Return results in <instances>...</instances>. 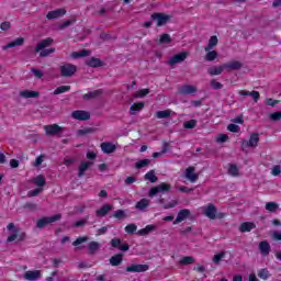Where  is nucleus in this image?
I'll return each instance as SVG.
<instances>
[{
  "mask_svg": "<svg viewBox=\"0 0 281 281\" xmlns=\"http://www.w3.org/2000/svg\"><path fill=\"white\" fill-rule=\"evenodd\" d=\"M204 214L207 216V218L214 221V218H216V206H214V204H209L204 211Z\"/></svg>",
  "mask_w": 281,
  "mask_h": 281,
  "instance_id": "23",
  "label": "nucleus"
},
{
  "mask_svg": "<svg viewBox=\"0 0 281 281\" xmlns=\"http://www.w3.org/2000/svg\"><path fill=\"white\" fill-rule=\"evenodd\" d=\"M251 229H256V224L254 222H244L239 227V232L243 234L245 232H251Z\"/></svg>",
  "mask_w": 281,
  "mask_h": 281,
  "instance_id": "27",
  "label": "nucleus"
},
{
  "mask_svg": "<svg viewBox=\"0 0 281 281\" xmlns=\"http://www.w3.org/2000/svg\"><path fill=\"white\" fill-rule=\"evenodd\" d=\"M228 175L231 177H238V167L236 165H229Z\"/></svg>",
  "mask_w": 281,
  "mask_h": 281,
  "instance_id": "47",
  "label": "nucleus"
},
{
  "mask_svg": "<svg viewBox=\"0 0 281 281\" xmlns=\"http://www.w3.org/2000/svg\"><path fill=\"white\" fill-rule=\"evenodd\" d=\"M36 207H37V205L32 202L24 204V210H30L31 212H34L36 210Z\"/></svg>",
  "mask_w": 281,
  "mask_h": 281,
  "instance_id": "61",
  "label": "nucleus"
},
{
  "mask_svg": "<svg viewBox=\"0 0 281 281\" xmlns=\"http://www.w3.org/2000/svg\"><path fill=\"white\" fill-rule=\"evenodd\" d=\"M177 205H179V201L172 200L168 204L164 205V210H171L172 207H177Z\"/></svg>",
  "mask_w": 281,
  "mask_h": 281,
  "instance_id": "54",
  "label": "nucleus"
},
{
  "mask_svg": "<svg viewBox=\"0 0 281 281\" xmlns=\"http://www.w3.org/2000/svg\"><path fill=\"white\" fill-rule=\"evenodd\" d=\"M278 207H280V206L276 202H268V203H266V210L268 212H278Z\"/></svg>",
  "mask_w": 281,
  "mask_h": 281,
  "instance_id": "45",
  "label": "nucleus"
},
{
  "mask_svg": "<svg viewBox=\"0 0 281 281\" xmlns=\"http://www.w3.org/2000/svg\"><path fill=\"white\" fill-rule=\"evenodd\" d=\"M112 210L113 205L104 204L102 207L95 211V216H98V218H104V216H106V214H109V212H111Z\"/></svg>",
  "mask_w": 281,
  "mask_h": 281,
  "instance_id": "14",
  "label": "nucleus"
},
{
  "mask_svg": "<svg viewBox=\"0 0 281 281\" xmlns=\"http://www.w3.org/2000/svg\"><path fill=\"white\" fill-rule=\"evenodd\" d=\"M88 249H89V254L91 256H93V254H95V251H98L100 249V243L98 241H90V244L88 245Z\"/></svg>",
  "mask_w": 281,
  "mask_h": 281,
  "instance_id": "39",
  "label": "nucleus"
},
{
  "mask_svg": "<svg viewBox=\"0 0 281 281\" xmlns=\"http://www.w3.org/2000/svg\"><path fill=\"white\" fill-rule=\"evenodd\" d=\"M186 58H188V52L179 53L177 55H173L168 60V65H171V67L175 66V65H179V63H183V60H186Z\"/></svg>",
  "mask_w": 281,
  "mask_h": 281,
  "instance_id": "11",
  "label": "nucleus"
},
{
  "mask_svg": "<svg viewBox=\"0 0 281 281\" xmlns=\"http://www.w3.org/2000/svg\"><path fill=\"white\" fill-rule=\"evenodd\" d=\"M113 217L117 218V221H124V218H128V215L124 210H117L114 212Z\"/></svg>",
  "mask_w": 281,
  "mask_h": 281,
  "instance_id": "41",
  "label": "nucleus"
},
{
  "mask_svg": "<svg viewBox=\"0 0 281 281\" xmlns=\"http://www.w3.org/2000/svg\"><path fill=\"white\" fill-rule=\"evenodd\" d=\"M72 23H76V20H68V21H65L63 24H60L58 26L59 30H65V27H69V25H71Z\"/></svg>",
  "mask_w": 281,
  "mask_h": 281,
  "instance_id": "60",
  "label": "nucleus"
},
{
  "mask_svg": "<svg viewBox=\"0 0 281 281\" xmlns=\"http://www.w3.org/2000/svg\"><path fill=\"white\" fill-rule=\"evenodd\" d=\"M183 127L184 128H195L196 120H190V121L184 122Z\"/></svg>",
  "mask_w": 281,
  "mask_h": 281,
  "instance_id": "52",
  "label": "nucleus"
},
{
  "mask_svg": "<svg viewBox=\"0 0 281 281\" xmlns=\"http://www.w3.org/2000/svg\"><path fill=\"white\" fill-rule=\"evenodd\" d=\"M126 234H135L137 232V225L136 224H128L125 226Z\"/></svg>",
  "mask_w": 281,
  "mask_h": 281,
  "instance_id": "48",
  "label": "nucleus"
},
{
  "mask_svg": "<svg viewBox=\"0 0 281 281\" xmlns=\"http://www.w3.org/2000/svg\"><path fill=\"white\" fill-rule=\"evenodd\" d=\"M171 113H172L171 110L158 111L156 112V117L158 120H166L167 117H170Z\"/></svg>",
  "mask_w": 281,
  "mask_h": 281,
  "instance_id": "40",
  "label": "nucleus"
},
{
  "mask_svg": "<svg viewBox=\"0 0 281 281\" xmlns=\"http://www.w3.org/2000/svg\"><path fill=\"white\" fill-rule=\"evenodd\" d=\"M21 98L30 99V98H38L41 93L38 91L32 90H23L20 92Z\"/></svg>",
  "mask_w": 281,
  "mask_h": 281,
  "instance_id": "31",
  "label": "nucleus"
},
{
  "mask_svg": "<svg viewBox=\"0 0 281 281\" xmlns=\"http://www.w3.org/2000/svg\"><path fill=\"white\" fill-rule=\"evenodd\" d=\"M25 38L18 37L13 42H10L9 44L2 46V49L5 52V49H10L12 47H21V45H24Z\"/></svg>",
  "mask_w": 281,
  "mask_h": 281,
  "instance_id": "21",
  "label": "nucleus"
},
{
  "mask_svg": "<svg viewBox=\"0 0 281 281\" xmlns=\"http://www.w3.org/2000/svg\"><path fill=\"white\" fill-rule=\"evenodd\" d=\"M149 266L148 265H132L128 266L125 271L127 273H145V271H148Z\"/></svg>",
  "mask_w": 281,
  "mask_h": 281,
  "instance_id": "10",
  "label": "nucleus"
},
{
  "mask_svg": "<svg viewBox=\"0 0 281 281\" xmlns=\"http://www.w3.org/2000/svg\"><path fill=\"white\" fill-rule=\"evenodd\" d=\"M227 131H229L231 133H238V131H240V127L236 124H229L227 126Z\"/></svg>",
  "mask_w": 281,
  "mask_h": 281,
  "instance_id": "59",
  "label": "nucleus"
},
{
  "mask_svg": "<svg viewBox=\"0 0 281 281\" xmlns=\"http://www.w3.org/2000/svg\"><path fill=\"white\" fill-rule=\"evenodd\" d=\"M123 258L124 255L122 254L114 255L110 258V265H112V267H120V265H122Z\"/></svg>",
  "mask_w": 281,
  "mask_h": 281,
  "instance_id": "28",
  "label": "nucleus"
},
{
  "mask_svg": "<svg viewBox=\"0 0 281 281\" xmlns=\"http://www.w3.org/2000/svg\"><path fill=\"white\" fill-rule=\"evenodd\" d=\"M210 86H211L212 89H214L215 91H218V89H223V83L216 81V79H211Z\"/></svg>",
  "mask_w": 281,
  "mask_h": 281,
  "instance_id": "46",
  "label": "nucleus"
},
{
  "mask_svg": "<svg viewBox=\"0 0 281 281\" xmlns=\"http://www.w3.org/2000/svg\"><path fill=\"white\" fill-rule=\"evenodd\" d=\"M31 71L35 76V78H43V76H45L42 70L36 68H32Z\"/></svg>",
  "mask_w": 281,
  "mask_h": 281,
  "instance_id": "58",
  "label": "nucleus"
},
{
  "mask_svg": "<svg viewBox=\"0 0 281 281\" xmlns=\"http://www.w3.org/2000/svg\"><path fill=\"white\" fill-rule=\"evenodd\" d=\"M59 71L63 78H71V76L78 71V67L72 64H64L59 67Z\"/></svg>",
  "mask_w": 281,
  "mask_h": 281,
  "instance_id": "4",
  "label": "nucleus"
},
{
  "mask_svg": "<svg viewBox=\"0 0 281 281\" xmlns=\"http://www.w3.org/2000/svg\"><path fill=\"white\" fill-rule=\"evenodd\" d=\"M225 69H228V71H237L238 69H243V63L238 60H233L224 64Z\"/></svg>",
  "mask_w": 281,
  "mask_h": 281,
  "instance_id": "19",
  "label": "nucleus"
},
{
  "mask_svg": "<svg viewBox=\"0 0 281 281\" xmlns=\"http://www.w3.org/2000/svg\"><path fill=\"white\" fill-rule=\"evenodd\" d=\"M24 280L36 281L41 280V270H29L24 273Z\"/></svg>",
  "mask_w": 281,
  "mask_h": 281,
  "instance_id": "15",
  "label": "nucleus"
},
{
  "mask_svg": "<svg viewBox=\"0 0 281 281\" xmlns=\"http://www.w3.org/2000/svg\"><path fill=\"white\" fill-rule=\"evenodd\" d=\"M151 20L157 21V26L161 27V26L166 25V23H168V21H170V15H168L166 13H154V14H151Z\"/></svg>",
  "mask_w": 281,
  "mask_h": 281,
  "instance_id": "8",
  "label": "nucleus"
},
{
  "mask_svg": "<svg viewBox=\"0 0 281 281\" xmlns=\"http://www.w3.org/2000/svg\"><path fill=\"white\" fill-rule=\"evenodd\" d=\"M193 262H194V257H190V256L183 257L180 260V265H193Z\"/></svg>",
  "mask_w": 281,
  "mask_h": 281,
  "instance_id": "49",
  "label": "nucleus"
},
{
  "mask_svg": "<svg viewBox=\"0 0 281 281\" xmlns=\"http://www.w3.org/2000/svg\"><path fill=\"white\" fill-rule=\"evenodd\" d=\"M60 218H63V215L60 214H55L50 217H42L40 220H37L36 222V227L37 229H43L44 227H47V225H52V223H56V221H60Z\"/></svg>",
  "mask_w": 281,
  "mask_h": 281,
  "instance_id": "2",
  "label": "nucleus"
},
{
  "mask_svg": "<svg viewBox=\"0 0 281 281\" xmlns=\"http://www.w3.org/2000/svg\"><path fill=\"white\" fill-rule=\"evenodd\" d=\"M171 186L166 183V182H161L160 184L151 188L148 192V196H150L153 199V196H157V194L159 193H166V192H170Z\"/></svg>",
  "mask_w": 281,
  "mask_h": 281,
  "instance_id": "5",
  "label": "nucleus"
},
{
  "mask_svg": "<svg viewBox=\"0 0 281 281\" xmlns=\"http://www.w3.org/2000/svg\"><path fill=\"white\" fill-rule=\"evenodd\" d=\"M209 53L205 55V60L212 63V60H216L218 57V53L216 50H207Z\"/></svg>",
  "mask_w": 281,
  "mask_h": 281,
  "instance_id": "42",
  "label": "nucleus"
},
{
  "mask_svg": "<svg viewBox=\"0 0 281 281\" xmlns=\"http://www.w3.org/2000/svg\"><path fill=\"white\" fill-rule=\"evenodd\" d=\"M87 240H89V237L85 236V237H78L74 243V247H78V245H82V243H87Z\"/></svg>",
  "mask_w": 281,
  "mask_h": 281,
  "instance_id": "51",
  "label": "nucleus"
},
{
  "mask_svg": "<svg viewBox=\"0 0 281 281\" xmlns=\"http://www.w3.org/2000/svg\"><path fill=\"white\" fill-rule=\"evenodd\" d=\"M272 240L281 241V231H274L271 235Z\"/></svg>",
  "mask_w": 281,
  "mask_h": 281,
  "instance_id": "56",
  "label": "nucleus"
},
{
  "mask_svg": "<svg viewBox=\"0 0 281 281\" xmlns=\"http://www.w3.org/2000/svg\"><path fill=\"white\" fill-rule=\"evenodd\" d=\"M53 43H54V38L52 37L42 40L40 43H37L35 47V53L38 54L40 52L41 58H47V56H50V54H54V52H56V48H46L52 46Z\"/></svg>",
  "mask_w": 281,
  "mask_h": 281,
  "instance_id": "1",
  "label": "nucleus"
},
{
  "mask_svg": "<svg viewBox=\"0 0 281 281\" xmlns=\"http://www.w3.org/2000/svg\"><path fill=\"white\" fill-rule=\"evenodd\" d=\"M147 166H150V159H143L135 164V168H137V170H140V168H146Z\"/></svg>",
  "mask_w": 281,
  "mask_h": 281,
  "instance_id": "43",
  "label": "nucleus"
},
{
  "mask_svg": "<svg viewBox=\"0 0 281 281\" xmlns=\"http://www.w3.org/2000/svg\"><path fill=\"white\" fill-rule=\"evenodd\" d=\"M196 168L194 167H188L186 169L184 177L188 179L191 183H195V181H199V173L195 172Z\"/></svg>",
  "mask_w": 281,
  "mask_h": 281,
  "instance_id": "12",
  "label": "nucleus"
},
{
  "mask_svg": "<svg viewBox=\"0 0 281 281\" xmlns=\"http://www.w3.org/2000/svg\"><path fill=\"white\" fill-rule=\"evenodd\" d=\"M159 43L161 45L172 43V37H170V34L164 33L162 35H160Z\"/></svg>",
  "mask_w": 281,
  "mask_h": 281,
  "instance_id": "44",
  "label": "nucleus"
},
{
  "mask_svg": "<svg viewBox=\"0 0 281 281\" xmlns=\"http://www.w3.org/2000/svg\"><path fill=\"white\" fill-rule=\"evenodd\" d=\"M87 221H88V218L77 221L74 223V227H85V225L87 224Z\"/></svg>",
  "mask_w": 281,
  "mask_h": 281,
  "instance_id": "63",
  "label": "nucleus"
},
{
  "mask_svg": "<svg viewBox=\"0 0 281 281\" xmlns=\"http://www.w3.org/2000/svg\"><path fill=\"white\" fill-rule=\"evenodd\" d=\"M225 71V64L222 66H213L207 69L209 76H221Z\"/></svg>",
  "mask_w": 281,
  "mask_h": 281,
  "instance_id": "22",
  "label": "nucleus"
},
{
  "mask_svg": "<svg viewBox=\"0 0 281 281\" xmlns=\"http://www.w3.org/2000/svg\"><path fill=\"white\" fill-rule=\"evenodd\" d=\"M7 229H9V232H11V235L8 237L7 243H14V240H16V238H19V240H24V238H25L24 233L19 235V232H21V231L19 229V227L14 226V223H10L7 226Z\"/></svg>",
  "mask_w": 281,
  "mask_h": 281,
  "instance_id": "3",
  "label": "nucleus"
},
{
  "mask_svg": "<svg viewBox=\"0 0 281 281\" xmlns=\"http://www.w3.org/2000/svg\"><path fill=\"white\" fill-rule=\"evenodd\" d=\"M101 150L105 155H111V153H113L114 150H117V147L113 143L104 142L101 144Z\"/></svg>",
  "mask_w": 281,
  "mask_h": 281,
  "instance_id": "20",
  "label": "nucleus"
},
{
  "mask_svg": "<svg viewBox=\"0 0 281 281\" xmlns=\"http://www.w3.org/2000/svg\"><path fill=\"white\" fill-rule=\"evenodd\" d=\"M71 117H74V120H79L80 122H87V120H91V113L85 110H77L71 113Z\"/></svg>",
  "mask_w": 281,
  "mask_h": 281,
  "instance_id": "9",
  "label": "nucleus"
},
{
  "mask_svg": "<svg viewBox=\"0 0 281 281\" xmlns=\"http://www.w3.org/2000/svg\"><path fill=\"white\" fill-rule=\"evenodd\" d=\"M223 258H225V251H222V252H220L217 255H214L213 262L215 265H218V262H221L223 260Z\"/></svg>",
  "mask_w": 281,
  "mask_h": 281,
  "instance_id": "50",
  "label": "nucleus"
},
{
  "mask_svg": "<svg viewBox=\"0 0 281 281\" xmlns=\"http://www.w3.org/2000/svg\"><path fill=\"white\" fill-rule=\"evenodd\" d=\"M155 229H157V226L155 225H147L145 228L139 229L137 232L138 236H148V234H150V232H155Z\"/></svg>",
  "mask_w": 281,
  "mask_h": 281,
  "instance_id": "34",
  "label": "nucleus"
},
{
  "mask_svg": "<svg viewBox=\"0 0 281 281\" xmlns=\"http://www.w3.org/2000/svg\"><path fill=\"white\" fill-rule=\"evenodd\" d=\"M148 93H150V90L148 89H142L137 92V98H146V95H148Z\"/></svg>",
  "mask_w": 281,
  "mask_h": 281,
  "instance_id": "62",
  "label": "nucleus"
},
{
  "mask_svg": "<svg viewBox=\"0 0 281 281\" xmlns=\"http://www.w3.org/2000/svg\"><path fill=\"white\" fill-rule=\"evenodd\" d=\"M218 45V37L216 35L211 36L209 40V44L204 47L205 52H211V49H214Z\"/></svg>",
  "mask_w": 281,
  "mask_h": 281,
  "instance_id": "29",
  "label": "nucleus"
},
{
  "mask_svg": "<svg viewBox=\"0 0 281 281\" xmlns=\"http://www.w3.org/2000/svg\"><path fill=\"white\" fill-rule=\"evenodd\" d=\"M270 120H272L273 122L280 121L281 120L280 112H274V113L270 114Z\"/></svg>",
  "mask_w": 281,
  "mask_h": 281,
  "instance_id": "64",
  "label": "nucleus"
},
{
  "mask_svg": "<svg viewBox=\"0 0 281 281\" xmlns=\"http://www.w3.org/2000/svg\"><path fill=\"white\" fill-rule=\"evenodd\" d=\"M144 109V102L134 103L130 108V115H137Z\"/></svg>",
  "mask_w": 281,
  "mask_h": 281,
  "instance_id": "30",
  "label": "nucleus"
},
{
  "mask_svg": "<svg viewBox=\"0 0 281 281\" xmlns=\"http://www.w3.org/2000/svg\"><path fill=\"white\" fill-rule=\"evenodd\" d=\"M44 131L46 135H63V133H65V127H60L58 124H50L45 125Z\"/></svg>",
  "mask_w": 281,
  "mask_h": 281,
  "instance_id": "6",
  "label": "nucleus"
},
{
  "mask_svg": "<svg viewBox=\"0 0 281 281\" xmlns=\"http://www.w3.org/2000/svg\"><path fill=\"white\" fill-rule=\"evenodd\" d=\"M148 205H150V200L144 198L136 203L135 207H136V210L144 212V210H146V207H148Z\"/></svg>",
  "mask_w": 281,
  "mask_h": 281,
  "instance_id": "32",
  "label": "nucleus"
},
{
  "mask_svg": "<svg viewBox=\"0 0 281 281\" xmlns=\"http://www.w3.org/2000/svg\"><path fill=\"white\" fill-rule=\"evenodd\" d=\"M111 245L112 247H114L115 249H120V246L122 245V240L120 238H113L111 240Z\"/></svg>",
  "mask_w": 281,
  "mask_h": 281,
  "instance_id": "57",
  "label": "nucleus"
},
{
  "mask_svg": "<svg viewBox=\"0 0 281 281\" xmlns=\"http://www.w3.org/2000/svg\"><path fill=\"white\" fill-rule=\"evenodd\" d=\"M102 93H104V91L102 89H98V90L88 92V93L83 94V100H93L95 98H100V95H102Z\"/></svg>",
  "mask_w": 281,
  "mask_h": 281,
  "instance_id": "24",
  "label": "nucleus"
},
{
  "mask_svg": "<svg viewBox=\"0 0 281 281\" xmlns=\"http://www.w3.org/2000/svg\"><path fill=\"white\" fill-rule=\"evenodd\" d=\"M91 54V50L82 49L80 52H74L71 54L72 58H85Z\"/></svg>",
  "mask_w": 281,
  "mask_h": 281,
  "instance_id": "37",
  "label": "nucleus"
},
{
  "mask_svg": "<svg viewBox=\"0 0 281 281\" xmlns=\"http://www.w3.org/2000/svg\"><path fill=\"white\" fill-rule=\"evenodd\" d=\"M259 142L260 136L257 133L251 134L249 140H243L241 148L243 150H245V148H256Z\"/></svg>",
  "mask_w": 281,
  "mask_h": 281,
  "instance_id": "7",
  "label": "nucleus"
},
{
  "mask_svg": "<svg viewBox=\"0 0 281 281\" xmlns=\"http://www.w3.org/2000/svg\"><path fill=\"white\" fill-rule=\"evenodd\" d=\"M86 65H88V67H102V60H100V58L92 57L86 60Z\"/></svg>",
  "mask_w": 281,
  "mask_h": 281,
  "instance_id": "35",
  "label": "nucleus"
},
{
  "mask_svg": "<svg viewBox=\"0 0 281 281\" xmlns=\"http://www.w3.org/2000/svg\"><path fill=\"white\" fill-rule=\"evenodd\" d=\"M90 166H93L92 161H83L79 166L78 177H85V171L89 169Z\"/></svg>",
  "mask_w": 281,
  "mask_h": 281,
  "instance_id": "26",
  "label": "nucleus"
},
{
  "mask_svg": "<svg viewBox=\"0 0 281 281\" xmlns=\"http://www.w3.org/2000/svg\"><path fill=\"white\" fill-rule=\"evenodd\" d=\"M43 192V189L37 188L29 191L27 196H38Z\"/></svg>",
  "mask_w": 281,
  "mask_h": 281,
  "instance_id": "55",
  "label": "nucleus"
},
{
  "mask_svg": "<svg viewBox=\"0 0 281 281\" xmlns=\"http://www.w3.org/2000/svg\"><path fill=\"white\" fill-rule=\"evenodd\" d=\"M259 251L261 256H269V254H271V244H269L267 240L260 241Z\"/></svg>",
  "mask_w": 281,
  "mask_h": 281,
  "instance_id": "18",
  "label": "nucleus"
},
{
  "mask_svg": "<svg viewBox=\"0 0 281 281\" xmlns=\"http://www.w3.org/2000/svg\"><path fill=\"white\" fill-rule=\"evenodd\" d=\"M65 14H67V10L57 9L54 11H49L46 15V19H48V21H52L53 19H60V16H65Z\"/></svg>",
  "mask_w": 281,
  "mask_h": 281,
  "instance_id": "13",
  "label": "nucleus"
},
{
  "mask_svg": "<svg viewBox=\"0 0 281 281\" xmlns=\"http://www.w3.org/2000/svg\"><path fill=\"white\" fill-rule=\"evenodd\" d=\"M32 183H34V186H37V188H43L47 184V179H45V176L40 175L32 179Z\"/></svg>",
  "mask_w": 281,
  "mask_h": 281,
  "instance_id": "25",
  "label": "nucleus"
},
{
  "mask_svg": "<svg viewBox=\"0 0 281 281\" xmlns=\"http://www.w3.org/2000/svg\"><path fill=\"white\" fill-rule=\"evenodd\" d=\"M67 91H71V86H60L55 89L53 95H60V93H67Z\"/></svg>",
  "mask_w": 281,
  "mask_h": 281,
  "instance_id": "36",
  "label": "nucleus"
},
{
  "mask_svg": "<svg viewBox=\"0 0 281 281\" xmlns=\"http://www.w3.org/2000/svg\"><path fill=\"white\" fill-rule=\"evenodd\" d=\"M43 161H45V155H41L38 156L35 161L33 162V166L35 168H38V166H41L43 164Z\"/></svg>",
  "mask_w": 281,
  "mask_h": 281,
  "instance_id": "53",
  "label": "nucleus"
},
{
  "mask_svg": "<svg viewBox=\"0 0 281 281\" xmlns=\"http://www.w3.org/2000/svg\"><path fill=\"white\" fill-rule=\"evenodd\" d=\"M196 87L191 85H184L179 89V93H181V95H192V93H196Z\"/></svg>",
  "mask_w": 281,
  "mask_h": 281,
  "instance_id": "17",
  "label": "nucleus"
},
{
  "mask_svg": "<svg viewBox=\"0 0 281 281\" xmlns=\"http://www.w3.org/2000/svg\"><path fill=\"white\" fill-rule=\"evenodd\" d=\"M144 179H145V181H149L150 183H157V181H159V178L155 175V170L148 171L144 176Z\"/></svg>",
  "mask_w": 281,
  "mask_h": 281,
  "instance_id": "33",
  "label": "nucleus"
},
{
  "mask_svg": "<svg viewBox=\"0 0 281 281\" xmlns=\"http://www.w3.org/2000/svg\"><path fill=\"white\" fill-rule=\"evenodd\" d=\"M258 278L261 280H269L271 278V273L267 268H263L258 271Z\"/></svg>",
  "mask_w": 281,
  "mask_h": 281,
  "instance_id": "38",
  "label": "nucleus"
},
{
  "mask_svg": "<svg viewBox=\"0 0 281 281\" xmlns=\"http://www.w3.org/2000/svg\"><path fill=\"white\" fill-rule=\"evenodd\" d=\"M188 216H190V210L184 209L179 211L176 220L173 221V225H179V223H183V221H186V218H188Z\"/></svg>",
  "mask_w": 281,
  "mask_h": 281,
  "instance_id": "16",
  "label": "nucleus"
}]
</instances>
